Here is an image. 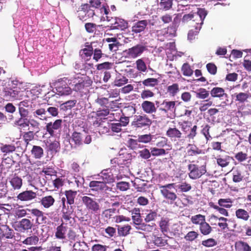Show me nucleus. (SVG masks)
Wrapping results in <instances>:
<instances>
[{
	"mask_svg": "<svg viewBox=\"0 0 251 251\" xmlns=\"http://www.w3.org/2000/svg\"><path fill=\"white\" fill-rule=\"evenodd\" d=\"M209 92L204 88H200L196 92V97L200 99L204 100L209 97Z\"/></svg>",
	"mask_w": 251,
	"mask_h": 251,
	"instance_id": "nucleus-52",
	"label": "nucleus"
},
{
	"mask_svg": "<svg viewBox=\"0 0 251 251\" xmlns=\"http://www.w3.org/2000/svg\"><path fill=\"white\" fill-rule=\"evenodd\" d=\"M27 210L33 216L35 217V224L36 225H39L46 223L47 218L42 211L37 208L27 209Z\"/></svg>",
	"mask_w": 251,
	"mask_h": 251,
	"instance_id": "nucleus-12",
	"label": "nucleus"
},
{
	"mask_svg": "<svg viewBox=\"0 0 251 251\" xmlns=\"http://www.w3.org/2000/svg\"><path fill=\"white\" fill-rule=\"evenodd\" d=\"M46 111L44 108H39L34 111L33 115L34 117L38 118L41 120H46L47 119L45 116Z\"/></svg>",
	"mask_w": 251,
	"mask_h": 251,
	"instance_id": "nucleus-50",
	"label": "nucleus"
},
{
	"mask_svg": "<svg viewBox=\"0 0 251 251\" xmlns=\"http://www.w3.org/2000/svg\"><path fill=\"white\" fill-rule=\"evenodd\" d=\"M235 214L238 219L244 221H247L250 217L248 212L243 209H237L235 212Z\"/></svg>",
	"mask_w": 251,
	"mask_h": 251,
	"instance_id": "nucleus-47",
	"label": "nucleus"
},
{
	"mask_svg": "<svg viewBox=\"0 0 251 251\" xmlns=\"http://www.w3.org/2000/svg\"><path fill=\"white\" fill-rule=\"evenodd\" d=\"M14 236L13 229L6 225L0 224V239H12Z\"/></svg>",
	"mask_w": 251,
	"mask_h": 251,
	"instance_id": "nucleus-21",
	"label": "nucleus"
},
{
	"mask_svg": "<svg viewBox=\"0 0 251 251\" xmlns=\"http://www.w3.org/2000/svg\"><path fill=\"white\" fill-rule=\"evenodd\" d=\"M89 187L92 191L97 192L106 190L108 188L105 183L96 180L91 181L89 184Z\"/></svg>",
	"mask_w": 251,
	"mask_h": 251,
	"instance_id": "nucleus-17",
	"label": "nucleus"
},
{
	"mask_svg": "<svg viewBox=\"0 0 251 251\" xmlns=\"http://www.w3.org/2000/svg\"><path fill=\"white\" fill-rule=\"evenodd\" d=\"M166 135L171 139L175 140L179 139L182 137V133L176 126L169 127L166 131Z\"/></svg>",
	"mask_w": 251,
	"mask_h": 251,
	"instance_id": "nucleus-25",
	"label": "nucleus"
},
{
	"mask_svg": "<svg viewBox=\"0 0 251 251\" xmlns=\"http://www.w3.org/2000/svg\"><path fill=\"white\" fill-rule=\"evenodd\" d=\"M136 68L140 72H145L147 70V66L142 59H139L136 61Z\"/></svg>",
	"mask_w": 251,
	"mask_h": 251,
	"instance_id": "nucleus-63",
	"label": "nucleus"
},
{
	"mask_svg": "<svg viewBox=\"0 0 251 251\" xmlns=\"http://www.w3.org/2000/svg\"><path fill=\"white\" fill-rule=\"evenodd\" d=\"M136 229L141 230L146 233L151 232L156 226L154 223H151V224L146 223L145 222H143V221H141L135 225H134Z\"/></svg>",
	"mask_w": 251,
	"mask_h": 251,
	"instance_id": "nucleus-22",
	"label": "nucleus"
},
{
	"mask_svg": "<svg viewBox=\"0 0 251 251\" xmlns=\"http://www.w3.org/2000/svg\"><path fill=\"white\" fill-rule=\"evenodd\" d=\"M218 204L221 207L225 208H230L232 204V201L231 199H220L218 200Z\"/></svg>",
	"mask_w": 251,
	"mask_h": 251,
	"instance_id": "nucleus-57",
	"label": "nucleus"
},
{
	"mask_svg": "<svg viewBox=\"0 0 251 251\" xmlns=\"http://www.w3.org/2000/svg\"><path fill=\"white\" fill-rule=\"evenodd\" d=\"M112 25H113V29L123 30L128 27V22L123 19L119 18H115V22Z\"/></svg>",
	"mask_w": 251,
	"mask_h": 251,
	"instance_id": "nucleus-28",
	"label": "nucleus"
},
{
	"mask_svg": "<svg viewBox=\"0 0 251 251\" xmlns=\"http://www.w3.org/2000/svg\"><path fill=\"white\" fill-rule=\"evenodd\" d=\"M206 15L207 12L205 9H199L197 12L194 13L193 20L191 23L192 26L195 28H198V29H201L203 20Z\"/></svg>",
	"mask_w": 251,
	"mask_h": 251,
	"instance_id": "nucleus-9",
	"label": "nucleus"
},
{
	"mask_svg": "<svg viewBox=\"0 0 251 251\" xmlns=\"http://www.w3.org/2000/svg\"><path fill=\"white\" fill-rule=\"evenodd\" d=\"M36 193L32 190H26L20 193L17 196V199L21 201H30L35 199Z\"/></svg>",
	"mask_w": 251,
	"mask_h": 251,
	"instance_id": "nucleus-24",
	"label": "nucleus"
},
{
	"mask_svg": "<svg viewBox=\"0 0 251 251\" xmlns=\"http://www.w3.org/2000/svg\"><path fill=\"white\" fill-rule=\"evenodd\" d=\"M16 147L14 144H6L1 143L0 144V151L4 154L13 153L16 151Z\"/></svg>",
	"mask_w": 251,
	"mask_h": 251,
	"instance_id": "nucleus-32",
	"label": "nucleus"
},
{
	"mask_svg": "<svg viewBox=\"0 0 251 251\" xmlns=\"http://www.w3.org/2000/svg\"><path fill=\"white\" fill-rule=\"evenodd\" d=\"M141 108L145 113L149 114L155 113L157 110L154 102L149 100L143 101Z\"/></svg>",
	"mask_w": 251,
	"mask_h": 251,
	"instance_id": "nucleus-23",
	"label": "nucleus"
},
{
	"mask_svg": "<svg viewBox=\"0 0 251 251\" xmlns=\"http://www.w3.org/2000/svg\"><path fill=\"white\" fill-rule=\"evenodd\" d=\"M113 64L109 62H105L102 63L98 64L96 65L97 70L103 71L107 70L112 68Z\"/></svg>",
	"mask_w": 251,
	"mask_h": 251,
	"instance_id": "nucleus-61",
	"label": "nucleus"
},
{
	"mask_svg": "<svg viewBox=\"0 0 251 251\" xmlns=\"http://www.w3.org/2000/svg\"><path fill=\"white\" fill-rule=\"evenodd\" d=\"M210 94L212 98H218L220 100L226 99L228 101V95L225 92V89L222 87H215L213 88L210 91Z\"/></svg>",
	"mask_w": 251,
	"mask_h": 251,
	"instance_id": "nucleus-16",
	"label": "nucleus"
},
{
	"mask_svg": "<svg viewBox=\"0 0 251 251\" xmlns=\"http://www.w3.org/2000/svg\"><path fill=\"white\" fill-rule=\"evenodd\" d=\"M176 101L164 100L160 104V106L157 105V107H159L158 110L159 111L168 116L169 114H171L175 112L176 109Z\"/></svg>",
	"mask_w": 251,
	"mask_h": 251,
	"instance_id": "nucleus-8",
	"label": "nucleus"
},
{
	"mask_svg": "<svg viewBox=\"0 0 251 251\" xmlns=\"http://www.w3.org/2000/svg\"><path fill=\"white\" fill-rule=\"evenodd\" d=\"M109 114V108L108 106H105L103 108H99L97 111H93L88 116V119H93L97 117H105Z\"/></svg>",
	"mask_w": 251,
	"mask_h": 251,
	"instance_id": "nucleus-20",
	"label": "nucleus"
},
{
	"mask_svg": "<svg viewBox=\"0 0 251 251\" xmlns=\"http://www.w3.org/2000/svg\"><path fill=\"white\" fill-rule=\"evenodd\" d=\"M34 138V134L32 131L24 132L23 133V139L26 147L29 144V142L33 140Z\"/></svg>",
	"mask_w": 251,
	"mask_h": 251,
	"instance_id": "nucleus-46",
	"label": "nucleus"
},
{
	"mask_svg": "<svg viewBox=\"0 0 251 251\" xmlns=\"http://www.w3.org/2000/svg\"><path fill=\"white\" fill-rule=\"evenodd\" d=\"M244 176L242 174V171L236 168L233 172V181L235 183L239 182L243 180Z\"/></svg>",
	"mask_w": 251,
	"mask_h": 251,
	"instance_id": "nucleus-43",
	"label": "nucleus"
},
{
	"mask_svg": "<svg viewBox=\"0 0 251 251\" xmlns=\"http://www.w3.org/2000/svg\"><path fill=\"white\" fill-rule=\"evenodd\" d=\"M234 95L236 98L235 100L240 103L245 102L249 98V94L246 93L240 92L239 93H235Z\"/></svg>",
	"mask_w": 251,
	"mask_h": 251,
	"instance_id": "nucleus-54",
	"label": "nucleus"
},
{
	"mask_svg": "<svg viewBox=\"0 0 251 251\" xmlns=\"http://www.w3.org/2000/svg\"><path fill=\"white\" fill-rule=\"evenodd\" d=\"M100 174L102 181L105 183V184L106 183H113L115 181V178L111 170L108 169L104 170Z\"/></svg>",
	"mask_w": 251,
	"mask_h": 251,
	"instance_id": "nucleus-26",
	"label": "nucleus"
},
{
	"mask_svg": "<svg viewBox=\"0 0 251 251\" xmlns=\"http://www.w3.org/2000/svg\"><path fill=\"white\" fill-rule=\"evenodd\" d=\"M3 96L10 100H21L23 95L22 92L20 91L19 88H6L3 90Z\"/></svg>",
	"mask_w": 251,
	"mask_h": 251,
	"instance_id": "nucleus-10",
	"label": "nucleus"
},
{
	"mask_svg": "<svg viewBox=\"0 0 251 251\" xmlns=\"http://www.w3.org/2000/svg\"><path fill=\"white\" fill-rule=\"evenodd\" d=\"M151 124V120L147 115L143 114L135 115L131 126L135 129H147L150 127Z\"/></svg>",
	"mask_w": 251,
	"mask_h": 251,
	"instance_id": "nucleus-3",
	"label": "nucleus"
},
{
	"mask_svg": "<svg viewBox=\"0 0 251 251\" xmlns=\"http://www.w3.org/2000/svg\"><path fill=\"white\" fill-rule=\"evenodd\" d=\"M190 220L193 224L198 225L199 226H200L206 221L205 216L200 214L192 216Z\"/></svg>",
	"mask_w": 251,
	"mask_h": 251,
	"instance_id": "nucleus-37",
	"label": "nucleus"
},
{
	"mask_svg": "<svg viewBox=\"0 0 251 251\" xmlns=\"http://www.w3.org/2000/svg\"><path fill=\"white\" fill-rule=\"evenodd\" d=\"M157 217V213L156 211L150 210L149 213L146 215L144 219V221L146 223H149L150 222L155 221Z\"/></svg>",
	"mask_w": 251,
	"mask_h": 251,
	"instance_id": "nucleus-53",
	"label": "nucleus"
},
{
	"mask_svg": "<svg viewBox=\"0 0 251 251\" xmlns=\"http://www.w3.org/2000/svg\"><path fill=\"white\" fill-rule=\"evenodd\" d=\"M235 248L237 251H251V248L248 244L243 241L237 242Z\"/></svg>",
	"mask_w": 251,
	"mask_h": 251,
	"instance_id": "nucleus-45",
	"label": "nucleus"
},
{
	"mask_svg": "<svg viewBox=\"0 0 251 251\" xmlns=\"http://www.w3.org/2000/svg\"><path fill=\"white\" fill-rule=\"evenodd\" d=\"M39 237L32 234L26 238L23 242V244L26 245H36L39 242Z\"/></svg>",
	"mask_w": 251,
	"mask_h": 251,
	"instance_id": "nucleus-39",
	"label": "nucleus"
},
{
	"mask_svg": "<svg viewBox=\"0 0 251 251\" xmlns=\"http://www.w3.org/2000/svg\"><path fill=\"white\" fill-rule=\"evenodd\" d=\"M147 50L146 46L141 44H137L133 47L125 50V52L130 57L135 58L140 56Z\"/></svg>",
	"mask_w": 251,
	"mask_h": 251,
	"instance_id": "nucleus-11",
	"label": "nucleus"
},
{
	"mask_svg": "<svg viewBox=\"0 0 251 251\" xmlns=\"http://www.w3.org/2000/svg\"><path fill=\"white\" fill-rule=\"evenodd\" d=\"M199 236V234L196 231H189L184 236V239L189 242H192L197 239Z\"/></svg>",
	"mask_w": 251,
	"mask_h": 251,
	"instance_id": "nucleus-56",
	"label": "nucleus"
},
{
	"mask_svg": "<svg viewBox=\"0 0 251 251\" xmlns=\"http://www.w3.org/2000/svg\"><path fill=\"white\" fill-rule=\"evenodd\" d=\"M217 241L213 238H208L201 242V245L207 248L213 247L217 245Z\"/></svg>",
	"mask_w": 251,
	"mask_h": 251,
	"instance_id": "nucleus-64",
	"label": "nucleus"
},
{
	"mask_svg": "<svg viewBox=\"0 0 251 251\" xmlns=\"http://www.w3.org/2000/svg\"><path fill=\"white\" fill-rule=\"evenodd\" d=\"M102 46L101 45V43L98 42V45H96V47H94L93 59L96 62H98L100 58L104 56H106L102 51Z\"/></svg>",
	"mask_w": 251,
	"mask_h": 251,
	"instance_id": "nucleus-30",
	"label": "nucleus"
},
{
	"mask_svg": "<svg viewBox=\"0 0 251 251\" xmlns=\"http://www.w3.org/2000/svg\"><path fill=\"white\" fill-rule=\"evenodd\" d=\"M76 191H74L71 190L66 191L65 192L67 203L70 205L74 203L75 198L76 195Z\"/></svg>",
	"mask_w": 251,
	"mask_h": 251,
	"instance_id": "nucleus-42",
	"label": "nucleus"
},
{
	"mask_svg": "<svg viewBox=\"0 0 251 251\" xmlns=\"http://www.w3.org/2000/svg\"><path fill=\"white\" fill-rule=\"evenodd\" d=\"M27 118L21 117L14 122V125L17 126L19 128L22 129L28 127Z\"/></svg>",
	"mask_w": 251,
	"mask_h": 251,
	"instance_id": "nucleus-40",
	"label": "nucleus"
},
{
	"mask_svg": "<svg viewBox=\"0 0 251 251\" xmlns=\"http://www.w3.org/2000/svg\"><path fill=\"white\" fill-rule=\"evenodd\" d=\"M199 229L200 233L203 236L209 235L213 230L212 227L206 221L199 226Z\"/></svg>",
	"mask_w": 251,
	"mask_h": 251,
	"instance_id": "nucleus-34",
	"label": "nucleus"
},
{
	"mask_svg": "<svg viewBox=\"0 0 251 251\" xmlns=\"http://www.w3.org/2000/svg\"><path fill=\"white\" fill-rule=\"evenodd\" d=\"M187 167L188 176L192 179H198L206 173L205 165L199 166L195 163H190Z\"/></svg>",
	"mask_w": 251,
	"mask_h": 251,
	"instance_id": "nucleus-6",
	"label": "nucleus"
},
{
	"mask_svg": "<svg viewBox=\"0 0 251 251\" xmlns=\"http://www.w3.org/2000/svg\"><path fill=\"white\" fill-rule=\"evenodd\" d=\"M72 142L75 147L82 146L83 144H89L92 142V137L89 134H84L82 133L74 131L71 136Z\"/></svg>",
	"mask_w": 251,
	"mask_h": 251,
	"instance_id": "nucleus-7",
	"label": "nucleus"
},
{
	"mask_svg": "<svg viewBox=\"0 0 251 251\" xmlns=\"http://www.w3.org/2000/svg\"><path fill=\"white\" fill-rule=\"evenodd\" d=\"M62 120L61 119L56 120L53 123L49 122L46 124V129L50 136H55L54 130H58L61 127Z\"/></svg>",
	"mask_w": 251,
	"mask_h": 251,
	"instance_id": "nucleus-15",
	"label": "nucleus"
},
{
	"mask_svg": "<svg viewBox=\"0 0 251 251\" xmlns=\"http://www.w3.org/2000/svg\"><path fill=\"white\" fill-rule=\"evenodd\" d=\"M178 124L182 131L186 135L189 132V129L192 126V123L188 121H184L182 122H179Z\"/></svg>",
	"mask_w": 251,
	"mask_h": 251,
	"instance_id": "nucleus-49",
	"label": "nucleus"
},
{
	"mask_svg": "<svg viewBox=\"0 0 251 251\" xmlns=\"http://www.w3.org/2000/svg\"><path fill=\"white\" fill-rule=\"evenodd\" d=\"M71 83V80L67 77L58 79L54 82V86L58 94L61 96L69 95L72 93V89L68 86Z\"/></svg>",
	"mask_w": 251,
	"mask_h": 251,
	"instance_id": "nucleus-2",
	"label": "nucleus"
},
{
	"mask_svg": "<svg viewBox=\"0 0 251 251\" xmlns=\"http://www.w3.org/2000/svg\"><path fill=\"white\" fill-rule=\"evenodd\" d=\"M154 95V93L151 90L149 89H144L141 92L140 97L143 100H146L153 97Z\"/></svg>",
	"mask_w": 251,
	"mask_h": 251,
	"instance_id": "nucleus-62",
	"label": "nucleus"
},
{
	"mask_svg": "<svg viewBox=\"0 0 251 251\" xmlns=\"http://www.w3.org/2000/svg\"><path fill=\"white\" fill-rule=\"evenodd\" d=\"M175 183H169L165 185L159 186L160 193L164 198L170 201L172 204L177 199V195L172 189L175 188Z\"/></svg>",
	"mask_w": 251,
	"mask_h": 251,
	"instance_id": "nucleus-4",
	"label": "nucleus"
},
{
	"mask_svg": "<svg viewBox=\"0 0 251 251\" xmlns=\"http://www.w3.org/2000/svg\"><path fill=\"white\" fill-rule=\"evenodd\" d=\"M118 226V233L120 236H126L130 234V231L131 229V226L129 225H125L124 226Z\"/></svg>",
	"mask_w": 251,
	"mask_h": 251,
	"instance_id": "nucleus-38",
	"label": "nucleus"
},
{
	"mask_svg": "<svg viewBox=\"0 0 251 251\" xmlns=\"http://www.w3.org/2000/svg\"><path fill=\"white\" fill-rule=\"evenodd\" d=\"M142 84L144 88H152L158 85L159 80L155 78H148L142 81Z\"/></svg>",
	"mask_w": 251,
	"mask_h": 251,
	"instance_id": "nucleus-36",
	"label": "nucleus"
},
{
	"mask_svg": "<svg viewBox=\"0 0 251 251\" xmlns=\"http://www.w3.org/2000/svg\"><path fill=\"white\" fill-rule=\"evenodd\" d=\"M188 147L190 148L187 150V153L189 156H194L200 154L202 153V151L199 149L196 146H193L191 144L188 145Z\"/></svg>",
	"mask_w": 251,
	"mask_h": 251,
	"instance_id": "nucleus-48",
	"label": "nucleus"
},
{
	"mask_svg": "<svg viewBox=\"0 0 251 251\" xmlns=\"http://www.w3.org/2000/svg\"><path fill=\"white\" fill-rule=\"evenodd\" d=\"M33 225L30 220L27 218H24L18 222L17 227L20 231L25 232L31 229Z\"/></svg>",
	"mask_w": 251,
	"mask_h": 251,
	"instance_id": "nucleus-19",
	"label": "nucleus"
},
{
	"mask_svg": "<svg viewBox=\"0 0 251 251\" xmlns=\"http://www.w3.org/2000/svg\"><path fill=\"white\" fill-rule=\"evenodd\" d=\"M81 201L86 209L92 214L100 213L101 206L97 199L88 196H84L81 197Z\"/></svg>",
	"mask_w": 251,
	"mask_h": 251,
	"instance_id": "nucleus-1",
	"label": "nucleus"
},
{
	"mask_svg": "<svg viewBox=\"0 0 251 251\" xmlns=\"http://www.w3.org/2000/svg\"><path fill=\"white\" fill-rule=\"evenodd\" d=\"M181 71L183 75L184 76H189L192 75L193 71L191 68L190 66L188 63H184L181 68Z\"/></svg>",
	"mask_w": 251,
	"mask_h": 251,
	"instance_id": "nucleus-59",
	"label": "nucleus"
},
{
	"mask_svg": "<svg viewBox=\"0 0 251 251\" xmlns=\"http://www.w3.org/2000/svg\"><path fill=\"white\" fill-rule=\"evenodd\" d=\"M179 91V85L177 83H173L167 88V92L172 97H175Z\"/></svg>",
	"mask_w": 251,
	"mask_h": 251,
	"instance_id": "nucleus-41",
	"label": "nucleus"
},
{
	"mask_svg": "<svg viewBox=\"0 0 251 251\" xmlns=\"http://www.w3.org/2000/svg\"><path fill=\"white\" fill-rule=\"evenodd\" d=\"M159 226L161 232L165 234L169 230V223L167 219H161L159 222Z\"/></svg>",
	"mask_w": 251,
	"mask_h": 251,
	"instance_id": "nucleus-51",
	"label": "nucleus"
},
{
	"mask_svg": "<svg viewBox=\"0 0 251 251\" xmlns=\"http://www.w3.org/2000/svg\"><path fill=\"white\" fill-rule=\"evenodd\" d=\"M48 151H50L52 153L58 152L60 149V145L59 141L54 140L50 143L48 146Z\"/></svg>",
	"mask_w": 251,
	"mask_h": 251,
	"instance_id": "nucleus-44",
	"label": "nucleus"
},
{
	"mask_svg": "<svg viewBox=\"0 0 251 251\" xmlns=\"http://www.w3.org/2000/svg\"><path fill=\"white\" fill-rule=\"evenodd\" d=\"M40 204L45 208H49L55 202V199L52 196L43 197L40 200Z\"/></svg>",
	"mask_w": 251,
	"mask_h": 251,
	"instance_id": "nucleus-31",
	"label": "nucleus"
},
{
	"mask_svg": "<svg viewBox=\"0 0 251 251\" xmlns=\"http://www.w3.org/2000/svg\"><path fill=\"white\" fill-rule=\"evenodd\" d=\"M67 230V226H64V223L62 222L61 224L56 227L55 232V237L57 239L61 240L65 239Z\"/></svg>",
	"mask_w": 251,
	"mask_h": 251,
	"instance_id": "nucleus-29",
	"label": "nucleus"
},
{
	"mask_svg": "<svg viewBox=\"0 0 251 251\" xmlns=\"http://www.w3.org/2000/svg\"><path fill=\"white\" fill-rule=\"evenodd\" d=\"M211 218L215 220L218 219L219 221H222V222L218 223V226L223 229L228 228V225L226 223L227 219L226 218L222 217L218 218L217 216L213 214L211 215Z\"/></svg>",
	"mask_w": 251,
	"mask_h": 251,
	"instance_id": "nucleus-55",
	"label": "nucleus"
},
{
	"mask_svg": "<svg viewBox=\"0 0 251 251\" xmlns=\"http://www.w3.org/2000/svg\"><path fill=\"white\" fill-rule=\"evenodd\" d=\"M131 219L133 224L135 225L138 223L142 221L141 218L140 210L138 208H134L131 211Z\"/></svg>",
	"mask_w": 251,
	"mask_h": 251,
	"instance_id": "nucleus-33",
	"label": "nucleus"
},
{
	"mask_svg": "<svg viewBox=\"0 0 251 251\" xmlns=\"http://www.w3.org/2000/svg\"><path fill=\"white\" fill-rule=\"evenodd\" d=\"M31 153L35 159H40L44 155V150L40 146L34 145L31 150Z\"/></svg>",
	"mask_w": 251,
	"mask_h": 251,
	"instance_id": "nucleus-35",
	"label": "nucleus"
},
{
	"mask_svg": "<svg viewBox=\"0 0 251 251\" xmlns=\"http://www.w3.org/2000/svg\"><path fill=\"white\" fill-rule=\"evenodd\" d=\"M128 79L125 76H118L114 80V85L121 87L128 83Z\"/></svg>",
	"mask_w": 251,
	"mask_h": 251,
	"instance_id": "nucleus-58",
	"label": "nucleus"
},
{
	"mask_svg": "<svg viewBox=\"0 0 251 251\" xmlns=\"http://www.w3.org/2000/svg\"><path fill=\"white\" fill-rule=\"evenodd\" d=\"M91 79L87 76H84L78 78L77 82L75 84L73 90L80 93L86 94L89 92V87L92 85Z\"/></svg>",
	"mask_w": 251,
	"mask_h": 251,
	"instance_id": "nucleus-5",
	"label": "nucleus"
},
{
	"mask_svg": "<svg viewBox=\"0 0 251 251\" xmlns=\"http://www.w3.org/2000/svg\"><path fill=\"white\" fill-rule=\"evenodd\" d=\"M173 5V0H161L160 6L161 8L165 10H168L171 9Z\"/></svg>",
	"mask_w": 251,
	"mask_h": 251,
	"instance_id": "nucleus-60",
	"label": "nucleus"
},
{
	"mask_svg": "<svg viewBox=\"0 0 251 251\" xmlns=\"http://www.w3.org/2000/svg\"><path fill=\"white\" fill-rule=\"evenodd\" d=\"M9 182L13 190H19L23 186V179L16 174L9 178Z\"/></svg>",
	"mask_w": 251,
	"mask_h": 251,
	"instance_id": "nucleus-18",
	"label": "nucleus"
},
{
	"mask_svg": "<svg viewBox=\"0 0 251 251\" xmlns=\"http://www.w3.org/2000/svg\"><path fill=\"white\" fill-rule=\"evenodd\" d=\"M148 22L147 20H139L134 22L131 26L132 35L138 34L144 32L147 27Z\"/></svg>",
	"mask_w": 251,
	"mask_h": 251,
	"instance_id": "nucleus-13",
	"label": "nucleus"
},
{
	"mask_svg": "<svg viewBox=\"0 0 251 251\" xmlns=\"http://www.w3.org/2000/svg\"><path fill=\"white\" fill-rule=\"evenodd\" d=\"M215 158L216 159L217 164L219 166L224 168L228 166L230 163V160L232 157L227 155H217Z\"/></svg>",
	"mask_w": 251,
	"mask_h": 251,
	"instance_id": "nucleus-27",
	"label": "nucleus"
},
{
	"mask_svg": "<svg viewBox=\"0 0 251 251\" xmlns=\"http://www.w3.org/2000/svg\"><path fill=\"white\" fill-rule=\"evenodd\" d=\"M96 45H98V42H92L90 44L86 43L85 44V48L80 50V52H82V55H84L83 57L87 60H89L93 55L94 47H96Z\"/></svg>",
	"mask_w": 251,
	"mask_h": 251,
	"instance_id": "nucleus-14",
	"label": "nucleus"
}]
</instances>
